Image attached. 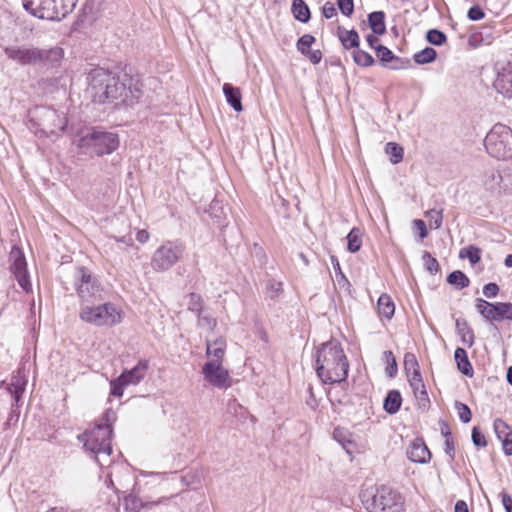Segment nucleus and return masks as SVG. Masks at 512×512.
Masks as SVG:
<instances>
[{
    "label": "nucleus",
    "mask_w": 512,
    "mask_h": 512,
    "mask_svg": "<svg viewBox=\"0 0 512 512\" xmlns=\"http://www.w3.org/2000/svg\"><path fill=\"white\" fill-rule=\"evenodd\" d=\"M349 362L340 345L335 340L323 343L316 355V373L323 383L334 384L345 381Z\"/></svg>",
    "instance_id": "obj_1"
},
{
    "label": "nucleus",
    "mask_w": 512,
    "mask_h": 512,
    "mask_svg": "<svg viewBox=\"0 0 512 512\" xmlns=\"http://www.w3.org/2000/svg\"><path fill=\"white\" fill-rule=\"evenodd\" d=\"M113 417L114 412L107 411L104 423L96 424L78 435V440L83 443L85 451L93 455L100 466L109 463V457L112 453V426L109 422Z\"/></svg>",
    "instance_id": "obj_2"
},
{
    "label": "nucleus",
    "mask_w": 512,
    "mask_h": 512,
    "mask_svg": "<svg viewBox=\"0 0 512 512\" xmlns=\"http://www.w3.org/2000/svg\"><path fill=\"white\" fill-rule=\"evenodd\" d=\"M87 80L88 92L94 102L104 103L126 96V85L112 71L100 67L92 69Z\"/></svg>",
    "instance_id": "obj_3"
},
{
    "label": "nucleus",
    "mask_w": 512,
    "mask_h": 512,
    "mask_svg": "<svg viewBox=\"0 0 512 512\" xmlns=\"http://www.w3.org/2000/svg\"><path fill=\"white\" fill-rule=\"evenodd\" d=\"M81 154L103 156L111 154L119 146V137L116 133L87 127L79 132L74 140Z\"/></svg>",
    "instance_id": "obj_4"
},
{
    "label": "nucleus",
    "mask_w": 512,
    "mask_h": 512,
    "mask_svg": "<svg viewBox=\"0 0 512 512\" xmlns=\"http://www.w3.org/2000/svg\"><path fill=\"white\" fill-rule=\"evenodd\" d=\"M79 318L83 322L96 327H112L122 322L123 311L112 302L99 305L88 303L81 306Z\"/></svg>",
    "instance_id": "obj_5"
},
{
    "label": "nucleus",
    "mask_w": 512,
    "mask_h": 512,
    "mask_svg": "<svg viewBox=\"0 0 512 512\" xmlns=\"http://www.w3.org/2000/svg\"><path fill=\"white\" fill-rule=\"evenodd\" d=\"M78 0H22L26 11L40 19L60 21L71 13Z\"/></svg>",
    "instance_id": "obj_6"
},
{
    "label": "nucleus",
    "mask_w": 512,
    "mask_h": 512,
    "mask_svg": "<svg viewBox=\"0 0 512 512\" xmlns=\"http://www.w3.org/2000/svg\"><path fill=\"white\" fill-rule=\"evenodd\" d=\"M31 129L36 135L50 136L57 134L67 126L64 114L47 107H36L30 111Z\"/></svg>",
    "instance_id": "obj_7"
},
{
    "label": "nucleus",
    "mask_w": 512,
    "mask_h": 512,
    "mask_svg": "<svg viewBox=\"0 0 512 512\" xmlns=\"http://www.w3.org/2000/svg\"><path fill=\"white\" fill-rule=\"evenodd\" d=\"M487 153L495 159L512 158V129L505 124L497 123L484 139Z\"/></svg>",
    "instance_id": "obj_8"
},
{
    "label": "nucleus",
    "mask_w": 512,
    "mask_h": 512,
    "mask_svg": "<svg viewBox=\"0 0 512 512\" xmlns=\"http://www.w3.org/2000/svg\"><path fill=\"white\" fill-rule=\"evenodd\" d=\"M74 288L81 306L103 300L104 289L100 281L85 267H79L75 270Z\"/></svg>",
    "instance_id": "obj_9"
},
{
    "label": "nucleus",
    "mask_w": 512,
    "mask_h": 512,
    "mask_svg": "<svg viewBox=\"0 0 512 512\" xmlns=\"http://www.w3.org/2000/svg\"><path fill=\"white\" fill-rule=\"evenodd\" d=\"M369 512H405L403 496L389 486H380L370 499L364 501Z\"/></svg>",
    "instance_id": "obj_10"
},
{
    "label": "nucleus",
    "mask_w": 512,
    "mask_h": 512,
    "mask_svg": "<svg viewBox=\"0 0 512 512\" xmlns=\"http://www.w3.org/2000/svg\"><path fill=\"white\" fill-rule=\"evenodd\" d=\"M183 253L184 246L181 243L168 241L153 253L151 267L157 272L167 271L181 259Z\"/></svg>",
    "instance_id": "obj_11"
},
{
    "label": "nucleus",
    "mask_w": 512,
    "mask_h": 512,
    "mask_svg": "<svg viewBox=\"0 0 512 512\" xmlns=\"http://www.w3.org/2000/svg\"><path fill=\"white\" fill-rule=\"evenodd\" d=\"M480 185L494 194L508 193L512 191V172L494 168L486 169L480 175Z\"/></svg>",
    "instance_id": "obj_12"
},
{
    "label": "nucleus",
    "mask_w": 512,
    "mask_h": 512,
    "mask_svg": "<svg viewBox=\"0 0 512 512\" xmlns=\"http://www.w3.org/2000/svg\"><path fill=\"white\" fill-rule=\"evenodd\" d=\"M204 380L213 387L227 389L232 384V379L223 363L206 362L202 367Z\"/></svg>",
    "instance_id": "obj_13"
},
{
    "label": "nucleus",
    "mask_w": 512,
    "mask_h": 512,
    "mask_svg": "<svg viewBox=\"0 0 512 512\" xmlns=\"http://www.w3.org/2000/svg\"><path fill=\"white\" fill-rule=\"evenodd\" d=\"M9 260L11 262V272L18 284L25 292H30L32 285L29 280L27 263L23 252L19 248L13 247L10 252Z\"/></svg>",
    "instance_id": "obj_14"
},
{
    "label": "nucleus",
    "mask_w": 512,
    "mask_h": 512,
    "mask_svg": "<svg viewBox=\"0 0 512 512\" xmlns=\"http://www.w3.org/2000/svg\"><path fill=\"white\" fill-rule=\"evenodd\" d=\"M6 56L22 65L35 64L42 61L46 55L38 48H21L9 46L4 49Z\"/></svg>",
    "instance_id": "obj_15"
},
{
    "label": "nucleus",
    "mask_w": 512,
    "mask_h": 512,
    "mask_svg": "<svg viewBox=\"0 0 512 512\" xmlns=\"http://www.w3.org/2000/svg\"><path fill=\"white\" fill-rule=\"evenodd\" d=\"M407 457L412 462L424 464L430 461L431 453L422 439H415L407 448Z\"/></svg>",
    "instance_id": "obj_16"
},
{
    "label": "nucleus",
    "mask_w": 512,
    "mask_h": 512,
    "mask_svg": "<svg viewBox=\"0 0 512 512\" xmlns=\"http://www.w3.org/2000/svg\"><path fill=\"white\" fill-rule=\"evenodd\" d=\"M496 90L507 96L512 97V64L508 63L498 73L497 78L494 82Z\"/></svg>",
    "instance_id": "obj_17"
},
{
    "label": "nucleus",
    "mask_w": 512,
    "mask_h": 512,
    "mask_svg": "<svg viewBox=\"0 0 512 512\" xmlns=\"http://www.w3.org/2000/svg\"><path fill=\"white\" fill-rule=\"evenodd\" d=\"M494 431L497 438L502 442L503 450L506 455H512V429L502 419L494 421Z\"/></svg>",
    "instance_id": "obj_18"
},
{
    "label": "nucleus",
    "mask_w": 512,
    "mask_h": 512,
    "mask_svg": "<svg viewBox=\"0 0 512 512\" xmlns=\"http://www.w3.org/2000/svg\"><path fill=\"white\" fill-rule=\"evenodd\" d=\"M206 356L209 358L208 362L223 363L226 341L224 338L219 337L214 341L206 340Z\"/></svg>",
    "instance_id": "obj_19"
},
{
    "label": "nucleus",
    "mask_w": 512,
    "mask_h": 512,
    "mask_svg": "<svg viewBox=\"0 0 512 512\" xmlns=\"http://www.w3.org/2000/svg\"><path fill=\"white\" fill-rule=\"evenodd\" d=\"M149 367L147 360H140L131 370L122 372L121 380L128 385H137L145 377Z\"/></svg>",
    "instance_id": "obj_20"
},
{
    "label": "nucleus",
    "mask_w": 512,
    "mask_h": 512,
    "mask_svg": "<svg viewBox=\"0 0 512 512\" xmlns=\"http://www.w3.org/2000/svg\"><path fill=\"white\" fill-rule=\"evenodd\" d=\"M223 94L227 103L236 111L241 112L243 110L242 106V94L241 90L238 87L233 86L230 83H225L223 85Z\"/></svg>",
    "instance_id": "obj_21"
},
{
    "label": "nucleus",
    "mask_w": 512,
    "mask_h": 512,
    "mask_svg": "<svg viewBox=\"0 0 512 512\" xmlns=\"http://www.w3.org/2000/svg\"><path fill=\"white\" fill-rule=\"evenodd\" d=\"M27 384V380L23 375L18 372L16 375H13L11 378V382L8 386V390L13 396L15 403L18 404L23 392L25 391Z\"/></svg>",
    "instance_id": "obj_22"
},
{
    "label": "nucleus",
    "mask_w": 512,
    "mask_h": 512,
    "mask_svg": "<svg viewBox=\"0 0 512 512\" xmlns=\"http://www.w3.org/2000/svg\"><path fill=\"white\" fill-rule=\"evenodd\" d=\"M454 359L457 364V368L461 373L468 377L473 376V367L468 359L465 349L460 347L456 348L454 352Z\"/></svg>",
    "instance_id": "obj_23"
},
{
    "label": "nucleus",
    "mask_w": 512,
    "mask_h": 512,
    "mask_svg": "<svg viewBox=\"0 0 512 512\" xmlns=\"http://www.w3.org/2000/svg\"><path fill=\"white\" fill-rule=\"evenodd\" d=\"M378 313L386 319H391L395 312V305L391 297L387 294H382L377 302Z\"/></svg>",
    "instance_id": "obj_24"
},
{
    "label": "nucleus",
    "mask_w": 512,
    "mask_h": 512,
    "mask_svg": "<svg viewBox=\"0 0 512 512\" xmlns=\"http://www.w3.org/2000/svg\"><path fill=\"white\" fill-rule=\"evenodd\" d=\"M402 403L401 394L397 390H391L388 392L384 400V410L389 414H395L399 411Z\"/></svg>",
    "instance_id": "obj_25"
},
{
    "label": "nucleus",
    "mask_w": 512,
    "mask_h": 512,
    "mask_svg": "<svg viewBox=\"0 0 512 512\" xmlns=\"http://www.w3.org/2000/svg\"><path fill=\"white\" fill-rule=\"evenodd\" d=\"M369 26L377 35H383L386 32L385 14L382 11H375L368 16Z\"/></svg>",
    "instance_id": "obj_26"
},
{
    "label": "nucleus",
    "mask_w": 512,
    "mask_h": 512,
    "mask_svg": "<svg viewBox=\"0 0 512 512\" xmlns=\"http://www.w3.org/2000/svg\"><path fill=\"white\" fill-rule=\"evenodd\" d=\"M291 10L298 21L306 23L310 20V9L304 0H293Z\"/></svg>",
    "instance_id": "obj_27"
},
{
    "label": "nucleus",
    "mask_w": 512,
    "mask_h": 512,
    "mask_svg": "<svg viewBox=\"0 0 512 512\" xmlns=\"http://www.w3.org/2000/svg\"><path fill=\"white\" fill-rule=\"evenodd\" d=\"M476 309L486 320L496 321V303L493 304L479 298L476 301Z\"/></svg>",
    "instance_id": "obj_28"
},
{
    "label": "nucleus",
    "mask_w": 512,
    "mask_h": 512,
    "mask_svg": "<svg viewBox=\"0 0 512 512\" xmlns=\"http://www.w3.org/2000/svg\"><path fill=\"white\" fill-rule=\"evenodd\" d=\"M456 330L461 337L462 342L471 347L475 342L473 330L470 328L466 321H456Z\"/></svg>",
    "instance_id": "obj_29"
},
{
    "label": "nucleus",
    "mask_w": 512,
    "mask_h": 512,
    "mask_svg": "<svg viewBox=\"0 0 512 512\" xmlns=\"http://www.w3.org/2000/svg\"><path fill=\"white\" fill-rule=\"evenodd\" d=\"M339 39L345 49H357L359 47V35L355 30L340 31Z\"/></svg>",
    "instance_id": "obj_30"
},
{
    "label": "nucleus",
    "mask_w": 512,
    "mask_h": 512,
    "mask_svg": "<svg viewBox=\"0 0 512 512\" xmlns=\"http://www.w3.org/2000/svg\"><path fill=\"white\" fill-rule=\"evenodd\" d=\"M347 249L351 253L360 250L362 246V232L359 228H353L347 235Z\"/></svg>",
    "instance_id": "obj_31"
},
{
    "label": "nucleus",
    "mask_w": 512,
    "mask_h": 512,
    "mask_svg": "<svg viewBox=\"0 0 512 512\" xmlns=\"http://www.w3.org/2000/svg\"><path fill=\"white\" fill-rule=\"evenodd\" d=\"M447 282L456 286L458 289H463L470 284L469 278L460 270L450 273L447 277Z\"/></svg>",
    "instance_id": "obj_32"
},
{
    "label": "nucleus",
    "mask_w": 512,
    "mask_h": 512,
    "mask_svg": "<svg viewBox=\"0 0 512 512\" xmlns=\"http://www.w3.org/2000/svg\"><path fill=\"white\" fill-rule=\"evenodd\" d=\"M385 152L389 155V159L393 164H397L403 159V148L394 142H388L386 144Z\"/></svg>",
    "instance_id": "obj_33"
},
{
    "label": "nucleus",
    "mask_w": 512,
    "mask_h": 512,
    "mask_svg": "<svg viewBox=\"0 0 512 512\" xmlns=\"http://www.w3.org/2000/svg\"><path fill=\"white\" fill-rule=\"evenodd\" d=\"M459 257L462 259L468 258L470 263L474 265L481 259V249L473 245L467 246L460 250Z\"/></svg>",
    "instance_id": "obj_34"
},
{
    "label": "nucleus",
    "mask_w": 512,
    "mask_h": 512,
    "mask_svg": "<svg viewBox=\"0 0 512 512\" xmlns=\"http://www.w3.org/2000/svg\"><path fill=\"white\" fill-rule=\"evenodd\" d=\"M411 388L419 406L426 408L429 404V398L424 383H416L415 385H411Z\"/></svg>",
    "instance_id": "obj_35"
},
{
    "label": "nucleus",
    "mask_w": 512,
    "mask_h": 512,
    "mask_svg": "<svg viewBox=\"0 0 512 512\" xmlns=\"http://www.w3.org/2000/svg\"><path fill=\"white\" fill-rule=\"evenodd\" d=\"M436 56L437 52L435 49L426 47L425 49L416 53L413 58L417 64H427L433 62L436 59Z\"/></svg>",
    "instance_id": "obj_36"
},
{
    "label": "nucleus",
    "mask_w": 512,
    "mask_h": 512,
    "mask_svg": "<svg viewBox=\"0 0 512 512\" xmlns=\"http://www.w3.org/2000/svg\"><path fill=\"white\" fill-rule=\"evenodd\" d=\"M186 305L189 311L199 314L203 310L204 301L201 295L197 293H190L187 295Z\"/></svg>",
    "instance_id": "obj_37"
},
{
    "label": "nucleus",
    "mask_w": 512,
    "mask_h": 512,
    "mask_svg": "<svg viewBox=\"0 0 512 512\" xmlns=\"http://www.w3.org/2000/svg\"><path fill=\"white\" fill-rule=\"evenodd\" d=\"M352 56L355 63L363 67H369L374 63V59L369 53L358 48L353 51Z\"/></svg>",
    "instance_id": "obj_38"
},
{
    "label": "nucleus",
    "mask_w": 512,
    "mask_h": 512,
    "mask_svg": "<svg viewBox=\"0 0 512 512\" xmlns=\"http://www.w3.org/2000/svg\"><path fill=\"white\" fill-rule=\"evenodd\" d=\"M197 319V325L201 329H205L207 331H213L217 326V320L208 314L199 313Z\"/></svg>",
    "instance_id": "obj_39"
},
{
    "label": "nucleus",
    "mask_w": 512,
    "mask_h": 512,
    "mask_svg": "<svg viewBox=\"0 0 512 512\" xmlns=\"http://www.w3.org/2000/svg\"><path fill=\"white\" fill-rule=\"evenodd\" d=\"M497 316L496 321H501L503 319L512 320V304L511 303H496Z\"/></svg>",
    "instance_id": "obj_40"
},
{
    "label": "nucleus",
    "mask_w": 512,
    "mask_h": 512,
    "mask_svg": "<svg viewBox=\"0 0 512 512\" xmlns=\"http://www.w3.org/2000/svg\"><path fill=\"white\" fill-rule=\"evenodd\" d=\"M425 216L428 218L431 228L439 229L441 227L443 221L442 210L431 209L426 212Z\"/></svg>",
    "instance_id": "obj_41"
},
{
    "label": "nucleus",
    "mask_w": 512,
    "mask_h": 512,
    "mask_svg": "<svg viewBox=\"0 0 512 512\" xmlns=\"http://www.w3.org/2000/svg\"><path fill=\"white\" fill-rule=\"evenodd\" d=\"M426 39L429 43L440 46L446 42L447 37L442 31L431 29L427 32Z\"/></svg>",
    "instance_id": "obj_42"
},
{
    "label": "nucleus",
    "mask_w": 512,
    "mask_h": 512,
    "mask_svg": "<svg viewBox=\"0 0 512 512\" xmlns=\"http://www.w3.org/2000/svg\"><path fill=\"white\" fill-rule=\"evenodd\" d=\"M423 265L431 274H435L439 270V263L430 253L424 252L422 256Z\"/></svg>",
    "instance_id": "obj_43"
},
{
    "label": "nucleus",
    "mask_w": 512,
    "mask_h": 512,
    "mask_svg": "<svg viewBox=\"0 0 512 512\" xmlns=\"http://www.w3.org/2000/svg\"><path fill=\"white\" fill-rule=\"evenodd\" d=\"M455 409L457 410L458 416L463 423H468L471 421V410L466 404L457 401L455 402Z\"/></svg>",
    "instance_id": "obj_44"
},
{
    "label": "nucleus",
    "mask_w": 512,
    "mask_h": 512,
    "mask_svg": "<svg viewBox=\"0 0 512 512\" xmlns=\"http://www.w3.org/2000/svg\"><path fill=\"white\" fill-rule=\"evenodd\" d=\"M315 42V38L310 34H304L297 42V49L305 55L309 50L311 45Z\"/></svg>",
    "instance_id": "obj_45"
},
{
    "label": "nucleus",
    "mask_w": 512,
    "mask_h": 512,
    "mask_svg": "<svg viewBox=\"0 0 512 512\" xmlns=\"http://www.w3.org/2000/svg\"><path fill=\"white\" fill-rule=\"evenodd\" d=\"M376 52H377V56L378 58L383 62V63H387V62H390L392 61L395 56L393 54V52L387 48L386 46H383V45H377V47L375 48Z\"/></svg>",
    "instance_id": "obj_46"
},
{
    "label": "nucleus",
    "mask_w": 512,
    "mask_h": 512,
    "mask_svg": "<svg viewBox=\"0 0 512 512\" xmlns=\"http://www.w3.org/2000/svg\"><path fill=\"white\" fill-rule=\"evenodd\" d=\"M384 357L387 361V368H386V373L390 376V377H393L396 372H397V363H396V360L393 356V353L391 351H385L384 352Z\"/></svg>",
    "instance_id": "obj_47"
},
{
    "label": "nucleus",
    "mask_w": 512,
    "mask_h": 512,
    "mask_svg": "<svg viewBox=\"0 0 512 512\" xmlns=\"http://www.w3.org/2000/svg\"><path fill=\"white\" fill-rule=\"evenodd\" d=\"M404 367L406 373L412 372L414 370H419V365L417 359L414 354L407 353L404 357Z\"/></svg>",
    "instance_id": "obj_48"
},
{
    "label": "nucleus",
    "mask_w": 512,
    "mask_h": 512,
    "mask_svg": "<svg viewBox=\"0 0 512 512\" xmlns=\"http://www.w3.org/2000/svg\"><path fill=\"white\" fill-rule=\"evenodd\" d=\"M111 394L116 397H121L123 395V389L125 386H128V384L121 380V376H119L117 379L111 381Z\"/></svg>",
    "instance_id": "obj_49"
},
{
    "label": "nucleus",
    "mask_w": 512,
    "mask_h": 512,
    "mask_svg": "<svg viewBox=\"0 0 512 512\" xmlns=\"http://www.w3.org/2000/svg\"><path fill=\"white\" fill-rule=\"evenodd\" d=\"M283 291L282 283L278 281H269L267 284V293L270 298L278 297Z\"/></svg>",
    "instance_id": "obj_50"
},
{
    "label": "nucleus",
    "mask_w": 512,
    "mask_h": 512,
    "mask_svg": "<svg viewBox=\"0 0 512 512\" xmlns=\"http://www.w3.org/2000/svg\"><path fill=\"white\" fill-rule=\"evenodd\" d=\"M337 5L340 11L346 16H350L354 11L353 0H337Z\"/></svg>",
    "instance_id": "obj_51"
},
{
    "label": "nucleus",
    "mask_w": 512,
    "mask_h": 512,
    "mask_svg": "<svg viewBox=\"0 0 512 512\" xmlns=\"http://www.w3.org/2000/svg\"><path fill=\"white\" fill-rule=\"evenodd\" d=\"M472 442L477 447H485L487 445L485 436L479 431L477 427H474L472 430Z\"/></svg>",
    "instance_id": "obj_52"
},
{
    "label": "nucleus",
    "mask_w": 512,
    "mask_h": 512,
    "mask_svg": "<svg viewBox=\"0 0 512 512\" xmlns=\"http://www.w3.org/2000/svg\"><path fill=\"white\" fill-rule=\"evenodd\" d=\"M499 292V287L496 283H488L483 287V294L487 298H494Z\"/></svg>",
    "instance_id": "obj_53"
},
{
    "label": "nucleus",
    "mask_w": 512,
    "mask_h": 512,
    "mask_svg": "<svg viewBox=\"0 0 512 512\" xmlns=\"http://www.w3.org/2000/svg\"><path fill=\"white\" fill-rule=\"evenodd\" d=\"M467 16L472 21H478L483 19L485 14L479 6H473L469 9Z\"/></svg>",
    "instance_id": "obj_54"
},
{
    "label": "nucleus",
    "mask_w": 512,
    "mask_h": 512,
    "mask_svg": "<svg viewBox=\"0 0 512 512\" xmlns=\"http://www.w3.org/2000/svg\"><path fill=\"white\" fill-rule=\"evenodd\" d=\"M208 212L210 213V215L212 217H215V218H220L221 215L224 214L223 208L220 206V203L217 200H213L210 203Z\"/></svg>",
    "instance_id": "obj_55"
},
{
    "label": "nucleus",
    "mask_w": 512,
    "mask_h": 512,
    "mask_svg": "<svg viewBox=\"0 0 512 512\" xmlns=\"http://www.w3.org/2000/svg\"><path fill=\"white\" fill-rule=\"evenodd\" d=\"M413 225L419 231V236L421 239L427 237L428 231L426 229V224L423 220L416 219L413 221Z\"/></svg>",
    "instance_id": "obj_56"
},
{
    "label": "nucleus",
    "mask_w": 512,
    "mask_h": 512,
    "mask_svg": "<svg viewBox=\"0 0 512 512\" xmlns=\"http://www.w3.org/2000/svg\"><path fill=\"white\" fill-rule=\"evenodd\" d=\"M322 13L325 18L330 19L336 15V9L334 4L331 2H326L322 8Z\"/></svg>",
    "instance_id": "obj_57"
},
{
    "label": "nucleus",
    "mask_w": 512,
    "mask_h": 512,
    "mask_svg": "<svg viewBox=\"0 0 512 512\" xmlns=\"http://www.w3.org/2000/svg\"><path fill=\"white\" fill-rule=\"evenodd\" d=\"M408 377V381L411 385H415L416 383H422V377L419 370H414L412 372L406 373Z\"/></svg>",
    "instance_id": "obj_58"
},
{
    "label": "nucleus",
    "mask_w": 512,
    "mask_h": 512,
    "mask_svg": "<svg viewBox=\"0 0 512 512\" xmlns=\"http://www.w3.org/2000/svg\"><path fill=\"white\" fill-rule=\"evenodd\" d=\"M305 56H307L309 58V60L313 63V64H318L321 59H322V53L320 50H314V51H311L309 50Z\"/></svg>",
    "instance_id": "obj_59"
},
{
    "label": "nucleus",
    "mask_w": 512,
    "mask_h": 512,
    "mask_svg": "<svg viewBox=\"0 0 512 512\" xmlns=\"http://www.w3.org/2000/svg\"><path fill=\"white\" fill-rule=\"evenodd\" d=\"M500 496L506 512H512V498L510 497V495H508L505 492H502Z\"/></svg>",
    "instance_id": "obj_60"
},
{
    "label": "nucleus",
    "mask_w": 512,
    "mask_h": 512,
    "mask_svg": "<svg viewBox=\"0 0 512 512\" xmlns=\"http://www.w3.org/2000/svg\"><path fill=\"white\" fill-rule=\"evenodd\" d=\"M136 239L140 243H146L149 240V233L147 230H139L136 235Z\"/></svg>",
    "instance_id": "obj_61"
},
{
    "label": "nucleus",
    "mask_w": 512,
    "mask_h": 512,
    "mask_svg": "<svg viewBox=\"0 0 512 512\" xmlns=\"http://www.w3.org/2000/svg\"><path fill=\"white\" fill-rule=\"evenodd\" d=\"M455 512H469L466 502L458 500L455 504Z\"/></svg>",
    "instance_id": "obj_62"
},
{
    "label": "nucleus",
    "mask_w": 512,
    "mask_h": 512,
    "mask_svg": "<svg viewBox=\"0 0 512 512\" xmlns=\"http://www.w3.org/2000/svg\"><path fill=\"white\" fill-rule=\"evenodd\" d=\"M115 240L125 244L126 246H133V239L131 236L115 237Z\"/></svg>",
    "instance_id": "obj_63"
},
{
    "label": "nucleus",
    "mask_w": 512,
    "mask_h": 512,
    "mask_svg": "<svg viewBox=\"0 0 512 512\" xmlns=\"http://www.w3.org/2000/svg\"><path fill=\"white\" fill-rule=\"evenodd\" d=\"M366 40L371 48L375 49L377 47L376 43L378 42V38L376 36L368 35Z\"/></svg>",
    "instance_id": "obj_64"
}]
</instances>
